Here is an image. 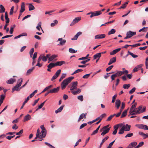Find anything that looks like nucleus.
Listing matches in <instances>:
<instances>
[{
  "mask_svg": "<svg viewBox=\"0 0 148 148\" xmlns=\"http://www.w3.org/2000/svg\"><path fill=\"white\" fill-rule=\"evenodd\" d=\"M74 78L73 77H70L64 79L61 84V88L62 90L65 89Z\"/></svg>",
  "mask_w": 148,
  "mask_h": 148,
  "instance_id": "1",
  "label": "nucleus"
},
{
  "mask_svg": "<svg viewBox=\"0 0 148 148\" xmlns=\"http://www.w3.org/2000/svg\"><path fill=\"white\" fill-rule=\"evenodd\" d=\"M142 108L141 106H140L136 108L135 109H134V111L133 112H132L130 115H136L144 112L145 111L146 108L145 107L143 108V109L141 110Z\"/></svg>",
  "mask_w": 148,
  "mask_h": 148,
  "instance_id": "2",
  "label": "nucleus"
},
{
  "mask_svg": "<svg viewBox=\"0 0 148 148\" xmlns=\"http://www.w3.org/2000/svg\"><path fill=\"white\" fill-rule=\"evenodd\" d=\"M22 82L23 79L22 78H21L18 79L17 84L12 89V92H13L15 91H19L21 88L20 87L21 86Z\"/></svg>",
  "mask_w": 148,
  "mask_h": 148,
  "instance_id": "3",
  "label": "nucleus"
},
{
  "mask_svg": "<svg viewBox=\"0 0 148 148\" xmlns=\"http://www.w3.org/2000/svg\"><path fill=\"white\" fill-rule=\"evenodd\" d=\"M109 125L103 127L102 129H100V131H102L101 134V135L103 136L104 135L107 133L109 131L110 127H109Z\"/></svg>",
  "mask_w": 148,
  "mask_h": 148,
  "instance_id": "4",
  "label": "nucleus"
},
{
  "mask_svg": "<svg viewBox=\"0 0 148 148\" xmlns=\"http://www.w3.org/2000/svg\"><path fill=\"white\" fill-rule=\"evenodd\" d=\"M128 71L127 70L123 71H118L117 72L114 74H113L116 77H118L124 74H127Z\"/></svg>",
  "mask_w": 148,
  "mask_h": 148,
  "instance_id": "5",
  "label": "nucleus"
},
{
  "mask_svg": "<svg viewBox=\"0 0 148 148\" xmlns=\"http://www.w3.org/2000/svg\"><path fill=\"white\" fill-rule=\"evenodd\" d=\"M106 115V114H105V113L103 114H101L99 117L93 120L92 121L88 122V123L89 124H91L92 123H93L95 122L96 121H97L99 120L100 119H101V120H102V119L104 116H105Z\"/></svg>",
  "mask_w": 148,
  "mask_h": 148,
  "instance_id": "6",
  "label": "nucleus"
},
{
  "mask_svg": "<svg viewBox=\"0 0 148 148\" xmlns=\"http://www.w3.org/2000/svg\"><path fill=\"white\" fill-rule=\"evenodd\" d=\"M40 128L42 130V131L41 132V134L40 135V138H43L46 136V130L43 125H41Z\"/></svg>",
  "mask_w": 148,
  "mask_h": 148,
  "instance_id": "7",
  "label": "nucleus"
},
{
  "mask_svg": "<svg viewBox=\"0 0 148 148\" xmlns=\"http://www.w3.org/2000/svg\"><path fill=\"white\" fill-rule=\"evenodd\" d=\"M101 11H96L92 12V14L90 16V17L92 18L94 16H99L101 14Z\"/></svg>",
  "mask_w": 148,
  "mask_h": 148,
  "instance_id": "8",
  "label": "nucleus"
},
{
  "mask_svg": "<svg viewBox=\"0 0 148 148\" xmlns=\"http://www.w3.org/2000/svg\"><path fill=\"white\" fill-rule=\"evenodd\" d=\"M136 126L138 128L140 129H143L145 130H148V127L147 125L143 124H136Z\"/></svg>",
  "mask_w": 148,
  "mask_h": 148,
  "instance_id": "9",
  "label": "nucleus"
},
{
  "mask_svg": "<svg viewBox=\"0 0 148 148\" xmlns=\"http://www.w3.org/2000/svg\"><path fill=\"white\" fill-rule=\"evenodd\" d=\"M122 124H118L115 125H114V131L112 132V134L113 135H115L117 132V130L119 127H121Z\"/></svg>",
  "mask_w": 148,
  "mask_h": 148,
  "instance_id": "10",
  "label": "nucleus"
},
{
  "mask_svg": "<svg viewBox=\"0 0 148 148\" xmlns=\"http://www.w3.org/2000/svg\"><path fill=\"white\" fill-rule=\"evenodd\" d=\"M77 81L73 82L72 83L71 87L70 88V90L72 91L77 88Z\"/></svg>",
  "mask_w": 148,
  "mask_h": 148,
  "instance_id": "11",
  "label": "nucleus"
},
{
  "mask_svg": "<svg viewBox=\"0 0 148 148\" xmlns=\"http://www.w3.org/2000/svg\"><path fill=\"white\" fill-rule=\"evenodd\" d=\"M81 18L80 17H78L75 18L73 19L72 22L70 24V26L73 25L77 23L78 22H79L81 20Z\"/></svg>",
  "mask_w": 148,
  "mask_h": 148,
  "instance_id": "12",
  "label": "nucleus"
},
{
  "mask_svg": "<svg viewBox=\"0 0 148 148\" xmlns=\"http://www.w3.org/2000/svg\"><path fill=\"white\" fill-rule=\"evenodd\" d=\"M136 32H132L130 31L127 32L126 34L130 38H131L132 36L136 34Z\"/></svg>",
  "mask_w": 148,
  "mask_h": 148,
  "instance_id": "13",
  "label": "nucleus"
},
{
  "mask_svg": "<svg viewBox=\"0 0 148 148\" xmlns=\"http://www.w3.org/2000/svg\"><path fill=\"white\" fill-rule=\"evenodd\" d=\"M122 127L125 131H128L130 130L131 126L126 124L125 125L123 126Z\"/></svg>",
  "mask_w": 148,
  "mask_h": 148,
  "instance_id": "14",
  "label": "nucleus"
},
{
  "mask_svg": "<svg viewBox=\"0 0 148 148\" xmlns=\"http://www.w3.org/2000/svg\"><path fill=\"white\" fill-rule=\"evenodd\" d=\"M143 66V64H139L136 66L133 70V72H135L137 71L138 70L140 69V68Z\"/></svg>",
  "mask_w": 148,
  "mask_h": 148,
  "instance_id": "15",
  "label": "nucleus"
},
{
  "mask_svg": "<svg viewBox=\"0 0 148 148\" xmlns=\"http://www.w3.org/2000/svg\"><path fill=\"white\" fill-rule=\"evenodd\" d=\"M136 105L137 103H135L132 106L129 111L130 114L131 113H132V112H133V111H134V109H135L136 108Z\"/></svg>",
  "mask_w": 148,
  "mask_h": 148,
  "instance_id": "16",
  "label": "nucleus"
},
{
  "mask_svg": "<svg viewBox=\"0 0 148 148\" xmlns=\"http://www.w3.org/2000/svg\"><path fill=\"white\" fill-rule=\"evenodd\" d=\"M121 104V102L120 100L117 99L116 100L115 103V106L117 109H119Z\"/></svg>",
  "mask_w": 148,
  "mask_h": 148,
  "instance_id": "17",
  "label": "nucleus"
},
{
  "mask_svg": "<svg viewBox=\"0 0 148 148\" xmlns=\"http://www.w3.org/2000/svg\"><path fill=\"white\" fill-rule=\"evenodd\" d=\"M60 87H58L56 88H53L50 90V92L51 93L57 92L59 90Z\"/></svg>",
  "mask_w": 148,
  "mask_h": 148,
  "instance_id": "18",
  "label": "nucleus"
},
{
  "mask_svg": "<svg viewBox=\"0 0 148 148\" xmlns=\"http://www.w3.org/2000/svg\"><path fill=\"white\" fill-rule=\"evenodd\" d=\"M31 119V116L29 114H27L25 115L24 118V119L23 120V121L25 122L27 121L30 120Z\"/></svg>",
  "mask_w": 148,
  "mask_h": 148,
  "instance_id": "19",
  "label": "nucleus"
},
{
  "mask_svg": "<svg viewBox=\"0 0 148 148\" xmlns=\"http://www.w3.org/2000/svg\"><path fill=\"white\" fill-rule=\"evenodd\" d=\"M116 57H114L110 59L108 63V65H110L112 64L115 62L116 61Z\"/></svg>",
  "mask_w": 148,
  "mask_h": 148,
  "instance_id": "20",
  "label": "nucleus"
},
{
  "mask_svg": "<svg viewBox=\"0 0 148 148\" xmlns=\"http://www.w3.org/2000/svg\"><path fill=\"white\" fill-rule=\"evenodd\" d=\"M82 33L81 32H79L77 33V34L74 36L73 38H71V40H76L78 37L81 35Z\"/></svg>",
  "mask_w": 148,
  "mask_h": 148,
  "instance_id": "21",
  "label": "nucleus"
},
{
  "mask_svg": "<svg viewBox=\"0 0 148 148\" xmlns=\"http://www.w3.org/2000/svg\"><path fill=\"white\" fill-rule=\"evenodd\" d=\"M15 81L16 79H15L11 78L10 79L8 80L6 82V83L9 84H12Z\"/></svg>",
  "mask_w": 148,
  "mask_h": 148,
  "instance_id": "22",
  "label": "nucleus"
},
{
  "mask_svg": "<svg viewBox=\"0 0 148 148\" xmlns=\"http://www.w3.org/2000/svg\"><path fill=\"white\" fill-rule=\"evenodd\" d=\"M87 115V113H86L85 114H81L79 117V118L78 120V121L79 122L81 119H83L84 118H86V116Z\"/></svg>",
  "mask_w": 148,
  "mask_h": 148,
  "instance_id": "23",
  "label": "nucleus"
},
{
  "mask_svg": "<svg viewBox=\"0 0 148 148\" xmlns=\"http://www.w3.org/2000/svg\"><path fill=\"white\" fill-rule=\"evenodd\" d=\"M121 50V48H118L113 50L110 53V54L111 55H114L119 51Z\"/></svg>",
  "mask_w": 148,
  "mask_h": 148,
  "instance_id": "24",
  "label": "nucleus"
},
{
  "mask_svg": "<svg viewBox=\"0 0 148 148\" xmlns=\"http://www.w3.org/2000/svg\"><path fill=\"white\" fill-rule=\"evenodd\" d=\"M25 3L23 2H22L21 4V9L20 11V12L21 13H22L25 11Z\"/></svg>",
  "mask_w": 148,
  "mask_h": 148,
  "instance_id": "25",
  "label": "nucleus"
},
{
  "mask_svg": "<svg viewBox=\"0 0 148 148\" xmlns=\"http://www.w3.org/2000/svg\"><path fill=\"white\" fill-rule=\"evenodd\" d=\"M64 105H62L59 108H58L57 110L55 111V113L56 114H57L58 112H61L64 107Z\"/></svg>",
  "mask_w": 148,
  "mask_h": 148,
  "instance_id": "26",
  "label": "nucleus"
},
{
  "mask_svg": "<svg viewBox=\"0 0 148 148\" xmlns=\"http://www.w3.org/2000/svg\"><path fill=\"white\" fill-rule=\"evenodd\" d=\"M81 92V90L80 89L78 88L76 90H72L71 91V92L74 95H75L79 94Z\"/></svg>",
  "mask_w": 148,
  "mask_h": 148,
  "instance_id": "27",
  "label": "nucleus"
},
{
  "mask_svg": "<svg viewBox=\"0 0 148 148\" xmlns=\"http://www.w3.org/2000/svg\"><path fill=\"white\" fill-rule=\"evenodd\" d=\"M101 53H99L93 56L94 59L95 60L98 58L99 60L101 56Z\"/></svg>",
  "mask_w": 148,
  "mask_h": 148,
  "instance_id": "28",
  "label": "nucleus"
},
{
  "mask_svg": "<svg viewBox=\"0 0 148 148\" xmlns=\"http://www.w3.org/2000/svg\"><path fill=\"white\" fill-rule=\"evenodd\" d=\"M55 63L56 66H61L63 65V64H65V62L64 61H60L57 62Z\"/></svg>",
  "mask_w": 148,
  "mask_h": 148,
  "instance_id": "29",
  "label": "nucleus"
},
{
  "mask_svg": "<svg viewBox=\"0 0 148 148\" xmlns=\"http://www.w3.org/2000/svg\"><path fill=\"white\" fill-rule=\"evenodd\" d=\"M58 41H60V45H62L65 44L66 42V40H62V38H59Z\"/></svg>",
  "mask_w": 148,
  "mask_h": 148,
  "instance_id": "30",
  "label": "nucleus"
},
{
  "mask_svg": "<svg viewBox=\"0 0 148 148\" xmlns=\"http://www.w3.org/2000/svg\"><path fill=\"white\" fill-rule=\"evenodd\" d=\"M5 18L6 20V23H8L9 22L10 20L9 18H8L7 13L6 12L5 13Z\"/></svg>",
  "mask_w": 148,
  "mask_h": 148,
  "instance_id": "31",
  "label": "nucleus"
},
{
  "mask_svg": "<svg viewBox=\"0 0 148 148\" xmlns=\"http://www.w3.org/2000/svg\"><path fill=\"white\" fill-rule=\"evenodd\" d=\"M109 138V137L108 136H107L106 137L104 138L102 140V141L101 143L100 144L99 148H101L103 144L104 143L108 138Z\"/></svg>",
  "mask_w": 148,
  "mask_h": 148,
  "instance_id": "32",
  "label": "nucleus"
},
{
  "mask_svg": "<svg viewBox=\"0 0 148 148\" xmlns=\"http://www.w3.org/2000/svg\"><path fill=\"white\" fill-rule=\"evenodd\" d=\"M34 67H33L28 69L26 75H29L34 69Z\"/></svg>",
  "mask_w": 148,
  "mask_h": 148,
  "instance_id": "33",
  "label": "nucleus"
},
{
  "mask_svg": "<svg viewBox=\"0 0 148 148\" xmlns=\"http://www.w3.org/2000/svg\"><path fill=\"white\" fill-rule=\"evenodd\" d=\"M55 66H56V63H51L47 66V67L51 69Z\"/></svg>",
  "mask_w": 148,
  "mask_h": 148,
  "instance_id": "34",
  "label": "nucleus"
},
{
  "mask_svg": "<svg viewBox=\"0 0 148 148\" xmlns=\"http://www.w3.org/2000/svg\"><path fill=\"white\" fill-rule=\"evenodd\" d=\"M29 100V96L27 98L25 99V101L23 103V105L21 108L20 109H21L23 107L25 104L27 102V101Z\"/></svg>",
  "mask_w": 148,
  "mask_h": 148,
  "instance_id": "35",
  "label": "nucleus"
},
{
  "mask_svg": "<svg viewBox=\"0 0 148 148\" xmlns=\"http://www.w3.org/2000/svg\"><path fill=\"white\" fill-rule=\"evenodd\" d=\"M137 144V143L136 142H133L131 143L129 145V146L130 147L132 148L135 146Z\"/></svg>",
  "mask_w": 148,
  "mask_h": 148,
  "instance_id": "36",
  "label": "nucleus"
},
{
  "mask_svg": "<svg viewBox=\"0 0 148 148\" xmlns=\"http://www.w3.org/2000/svg\"><path fill=\"white\" fill-rule=\"evenodd\" d=\"M41 23L40 22L38 23V24L37 26L36 27V28L39 31H40V29H42V28L41 26Z\"/></svg>",
  "mask_w": 148,
  "mask_h": 148,
  "instance_id": "37",
  "label": "nucleus"
},
{
  "mask_svg": "<svg viewBox=\"0 0 148 148\" xmlns=\"http://www.w3.org/2000/svg\"><path fill=\"white\" fill-rule=\"evenodd\" d=\"M35 9L34 6L31 4H29V11H31L34 10Z\"/></svg>",
  "mask_w": 148,
  "mask_h": 148,
  "instance_id": "38",
  "label": "nucleus"
},
{
  "mask_svg": "<svg viewBox=\"0 0 148 148\" xmlns=\"http://www.w3.org/2000/svg\"><path fill=\"white\" fill-rule=\"evenodd\" d=\"M5 98V96L3 95H1V98L0 99V106L3 102V100Z\"/></svg>",
  "mask_w": 148,
  "mask_h": 148,
  "instance_id": "39",
  "label": "nucleus"
},
{
  "mask_svg": "<svg viewBox=\"0 0 148 148\" xmlns=\"http://www.w3.org/2000/svg\"><path fill=\"white\" fill-rule=\"evenodd\" d=\"M127 110H125L122 113V115L121 117L122 118L125 117L127 115Z\"/></svg>",
  "mask_w": 148,
  "mask_h": 148,
  "instance_id": "40",
  "label": "nucleus"
},
{
  "mask_svg": "<svg viewBox=\"0 0 148 148\" xmlns=\"http://www.w3.org/2000/svg\"><path fill=\"white\" fill-rule=\"evenodd\" d=\"M116 32V30L115 29H112L108 33V35H110L111 34H114Z\"/></svg>",
  "mask_w": 148,
  "mask_h": 148,
  "instance_id": "41",
  "label": "nucleus"
},
{
  "mask_svg": "<svg viewBox=\"0 0 148 148\" xmlns=\"http://www.w3.org/2000/svg\"><path fill=\"white\" fill-rule=\"evenodd\" d=\"M40 131L39 129H37L36 132V136L35 137V139H37V138L40 137Z\"/></svg>",
  "mask_w": 148,
  "mask_h": 148,
  "instance_id": "42",
  "label": "nucleus"
},
{
  "mask_svg": "<svg viewBox=\"0 0 148 148\" xmlns=\"http://www.w3.org/2000/svg\"><path fill=\"white\" fill-rule=\"evenodd\" d=\"M130 86V84H125L123 86V88L125 89H128Z\"/></svg>",
  "mask_w": 148,
  "mask_h": 148,
  "instance_id": "43",
  "label": "nucleus"
},
{
  "mask_svg": "<svg viewBox=\"0 0 148 148\" xmlns=\"http://www.w3.org/2000/svg\"><path fill=\"white\" fill-rule=\"evenodd\" d=\"M53 86L52 85H50L49 86H48L47 87H46L44 90H43L41 92V93H42L44 92H45L46 90H47L49 89V88H51Z\"/></svg>",
  "mask_w": 148,
  "mask_h": 148,
  "instance_id": "44",
  "label": "nucleus"
},
{
  "mask_svg": "<svg viewBox=\"0 0 148 148\" xmlns=\"http://www.w3.org/2000/svg\"><path fill=\"white\" fill-rule=\"evenodd\" d=\"M58 57V56L56 55H53L51 56H50V57L49 58H50L49 59L51 60L52 61L55 58H57Z\"/></svg>",
  "mask_w": 148,
  "mask_h": 148,
  "instance_id": "45",
  "label": "nucleus"
},
{
  "mask_svg": "<svg viewBox=\"0 0 148 148\" xmlns=\"http://www.w3.org/2000/svg\"><path fill=\"white\" fill-rule=\"evenodd\" d=\"M128 3V2H126L125 3L123 4L119 8V9H124Z\"/></svg>",
  "mask_w": 148,
  "mask_h": 148,
  "instance_id": "46",
  "label": "nucleus"
},
{
  "mask_svg": "<svg viewBox=\"0 0 148 148\" xmlns=\"http://www.w3.org/2000/svg\"><path fill=\"white\" fill-rule=\"evenodd\" d=\"M128 53H129L130 55H131L133 58H136L138 56L137 55L134 54L132 53L129 51H128Z\"/></svg>",
  "mask_w": 148,
  "mask_h": 148,
  "instance_id": "47",
  "label": "nucleus"
},
{
  "mask_svg": "<svg viewBox=\"0 0 148 148\" xmlns=\"http://www.w3.org/2000/svg\"><path fill=\"white\" fill-rule=\"evenodd\" d=\"M66 74L65 73H63L61 77H60L59 80V82H61L64 78H65L66 77Z\"/></svg>",
  "mask_w": 148,
  "mask_h": 148,
  "instance_id": "48",
  "label": "nucleus"
},
{
  "mask_svg": "<svg viewBox=\"0 0 148 148\" xmlns=\"http://www.w3.org/2000/svg\"><path fill=\"white\" fill-rule=\"evenodd\" d=\"M116 115V114H114L110 115L107 119V121H109L111 120L112 118Z\"/></svg>",
  "mask_w": 148,
  "mask_h": 148,
  "instance_id": "49",
  "label": "nucleus"
},
{
  "mask_svg": "<svg viewBox=\"0 0 148 148\" xmlns=\"http://www.w3.org/2000/svg\"><path fill=\"white\" fill-rule=\"evenodd\" d=\"M83 71V70L82 69H78L76 71H75L74 73H73L71 75H72L77 73H78L80 72H82Z\"/></svg>",
  "mask_w": 148,
  "mask_h": 148,
  "instance_id": "50",
  "label": "nucleus"
},
{
  "mask_svg": "<svg viewBox=\"0 0 148 148\" xmlns=\"http://www.w3.org/2000/svg\"><path fill=\"white\" fill-rule=\"evenodd\" d=\"M61 72V70L60 69H59L58 70L57 72L56 73L55 75V76H56L57 77L59 76V75L60 74Z\"/></svg>",
  "mask_w": 148,
  "mask_h": 148,
  "instance_id": "51",
  "label": "nucleus"
},
{
  "mask_svg": "<svg viewBox=\"0 0 148 148\" xmlns=\"http://www.w3.org/2000/svg\"><path fill=\"white\" fill-rule=\"evenodd\" d=\"M69 52L71 53H74L77 52V50H75L72 48H70L69 49Z\"/></svg>",
  "mask_w": 148,
  "mask_h": 148,
  "instance_id": "52",
  "label": "nucleus"
},
{
  "mask_svg": "<svg viewBox=\"0 0 148 148\" xmlns=\"http://www.w3.org/2000/svg\"><path fill=\"white\" fill-rule=\"evenodd\" d=\"M144 143L143 142H140L138 144V145H137L136 147V148H138L141 146H142L144 144Z\"/></svg>",
  "mask_w": 148,
  "mask_h": 148,
  "instance_id": "53",
  "label": "nucleus"
},
{
  "mask_svg": "<svg viewBox=\"0 0 148 148\" xmlns=\"http://www.w3.org/2000/svg\"><path fill=\"white\" fill-rule=\"evenodd\" d=\"M15 26V25H14L12 27H11L10 30V34H12L13 32V29L14 28Z\"/></svg>",
  "mask_w": 148,
  "mask_h": 148,
  "instance_id": "54",
  "label": "nucleus"
},
{
  "mask_svg": "<svg viewBox=\"0 0 148 148\" xmlns=\"http://www.w3.org/2000/svg\"><path fill=\"white\" fill-rule=\"evenodd\" d=\"M0 8L1 10L2 11V12H5V8L1 4L0 5Z\"/></svg>",
  "mask_w": 148,
  "mask_h": 148,
  "instance_id": "55",
  "label": "nucleus"
},
{
  "mask_svg": "<svg viewBox=\"0 0 148 148\" xmlns=\"http://www.w3.org/2000/svg\"><path fill=\"white\" fill-rule=\"evenodd\" d=\"M14 9V6H12L10 9V15H12L13 13Z\"/></svg>",
  "mask_w": 148,
  "mask_h": 148,
  "instance_id": "56",
  "label": "nucleus"
},
{
  "mask_svg": "<svg viewBox=\"0 0 148 148\" xmlns=\"http://www.w3.org/2000/svg\"><path fill=\"white\" fill-rule=\"evenodd\" d=\"M45 144L47 145L49 147H50L51 148H56L52 145L47 142H45Z\"/></svg>",
  "mask_w": 148,
  "mask_h": 148,
  "instance_id": "57",
  "label": "nucleus"
},
{
  "mask_svg": "<svg viewBox=\"0 0 148 148\" xmlns=\"http://www.w3.org/2000/svg\"><path fill=\"white\" fill-rule=\"evenodd\" d=\"M77 99L78 100H80L81 101H83V97L82 95L78 96L77 97Z\"/></svg>",
  "mask_w": 148,
  "mask_h": 148,
  "instance_id": "58",
  "label": "nucleus"
},
{
  "mask_svg": "<svg viewBox=\"0 0 148 148\" xmlns=\"http://www.w3.org/2000/svg\"><path fill=\"white\" fill-rule=\"evenodd\" d=\"M90 74H91V73H89V74H86V75H84L83 76V77H82L84 79H87V78H88L89 77Z\"/></svg>",
  "mask_w": 148,
  "mask_h": 148,
  "instance_id": "59",
  "label": "nucleus"
},
{
  "mask_svg": "<svg viewBox=\"0 0 148 148\" xmlns=\"http://www.w3.org/2000/svg\"><path fill=\"white\" fill-rule=\"evenodd\" d=\"M124 131H125L124 130L123 128L122 127L119 130V134H123L124 133Z\"/></svg>",
  "mask_w": 148,
  "mask_h": 148,
  "instance_id": "60",
  "label": "nucleus"
},
{
  "mask_svg": "<svg viewBox=\"0 0 148 148\" xmlns=\"http://www.w3.org/2000/svg\"><path fill=\"white\" fill-rule=\"evenodd\" d=\"M87 125L86 123H84L82 124L79 127V129H81L83 128H84V127L86 126Z\"/></svg>",
  "mask_w": 148,
  "mask_h": 148,
  "instance_id": "61",
  "label": "nucleus"
},
{
  "mask_svg": "<svg viewBox=\"0 0 148 148\" xmlns=\"http://www.w3.org/2000/svg\"><path fill=\"white\" fill-rule=\"evenodd\" d=\"M113 67V65H111L109 66L106 69V71H110L112 68Z\"/></svg>",
  "mask_w": 148,
  "mask_h": 148,
  "instance_id": "62",
  "label": "nucleus"
},
{
  "mask_svg": "<svg viewBox=\"0 0 148 148\" xmlns=\"http://www.w3.org/2000/svg\"><path fill=\"white\" fill-rule=\"evenodd\" d=\"M133 134L132 133L128 134L125 136V138L131 137L133 136Z\"/></svg>",
  "mask_w": 148,
  "mask_h": 148,
  "instance_id": "63",
  "label": "nucleus"
},
{
  "mask_svg": "<svg viewBox=\"0 0 148 148\" xmlns=\"http://www.w3.org/2000/svg\"><path fill=\"white\" fill-rule=\"evenodd\" d=\"M145 65L146 69H148V57L146 59Z\"/></svg>",
  "mask_w": 148,
  "mask_h": 148,
  "instance_id": "64",
  "label": "nucleus"
}]
</instances>
